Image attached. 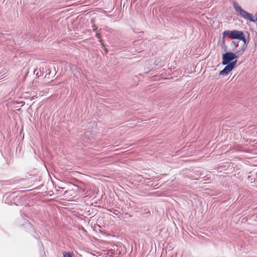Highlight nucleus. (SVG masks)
<instances>
[{
	"label": "nucleus",
	"instance_id": "obj_10",
	"mask_svg": "<svg viewBox=\"0 0 257 257\" xmlns=\"http://www.w3.org/2000/svg\"><path fill=\"white\" fill-rule=\"evenodd\" d=\"M63 257H72V255L69 252H65L63 254Z\"/></svg>",
	"mask_w": 257,
	"mask_h": 257
},
{
	"label": "nucleus",
	"instance_id": "obj_17",
	"mask_svg": "<svg viewBox=\"0 0 257 257\" xmlns=\"http://www.w3.org/2000/svg\"><path fill=\"white\" fill-rule=\"evenodd\" d=\"M35 97V96H33V97H32L31 100L34 99V97Z\"/></svg>",
	"mask_w": 257,
	"mask_h": 257
},
{
	"label": "nucleus",
	"instance_id": "obj_8",
	"mask_svg": "<svg viewBox=\"0 0 257 257\" xmlns=\"http://www.w3.org/2000/svg\"><path fill=\"white\" fill-rule=\"evenodd\" d=\"M224 31L222 33V38L221 41V46H225V38L226 36H224Z\"/></svg>",
	"mask_w": 257,
	"mask_h": 257
},
{
	"label": "nucleus",
	"instance_id": "obj_6",
	"mask_svg": "<svg viewBox=\"0 0 257 257\" xmlns=\"http://www.w3.org/2000/svg\"><path fill=\"white\" fill-rule=\"evenodd\" d=\"M24 227L26 228V231L29 232L34 237H37V233L35 229L33 228L32 224L29 222H26L24 224Z\"/></svg>",
	"mask_w": 257,
	"mask_h": 257
},
{
	"label": "nucleus",
	"instance_id": "obj_15",
	"mask_svg": "<svg viewBox=\"0 0 257 257\" xmlns=\"http://www.w3.org/2000/svg\"><path fill=\"white\" fill-rule=\"evenodd\" d=\"M101 45L102 46L103 48H105V44H104V43L103 44H102Z\"/></svg>",
	"mask_w": 257,
	"mask_h": 257
},
{
	"label": "nucleus",
	"instance_id": "obj_9",
	"mask_svg": "<svg viewBox=\"0 0 257 257\" xmlns=\"http://www.w3.org/2000/svg\"><path fill=\"white\" fill-rule=\"evenodd\" d=\"M110 212L116 215H117L119 213V211L118 210H115V209H112V210H110Z\"/></svg>",
	"mask_w": 257,
	"mask_h": 257
},
{
	"label": "nucleus",
	"instance_id": "obj_16",
	"mask_svg": "<svg viewBox=\"0 0 257 257\" xmlns=\"http://www.w3.org/2000/svg\"><path fill=\"white\" fill-rule=\"evenodd\" d=\"M21 216H23V215H25L24 213H23V212H22V213H21Z\"/></svg>",
	"mask_w": 257,
	"mask_h": 257
},
{
	"label": "nucleus",
	"instance_id": "obj_1",
	"mask_svg": "<svg viewBox=\"0 0 257 257\" xmlns=\"http://www.w3.org/2000/svg\"><path fill=\"white\" fill-rule=\"evenodd\" d=\"M233 6L236 12H237L241 17L250 22H255L252 15L242 9L235 1L233 2Z\"/></svg>",
	"mask_w": 257,
	"mask_h": 257
},
{
	"label": "nucleus",
	"instance_id": "obj_13",
	"mask_svg": "<svg viewBox=\"0 0 257 257\" xmlns=\"http://www.w3.org/2000/svg\"><path fill=\"white\" fill-rule=\"evenodd\" d=\"M104 51H105V53L106 54H107V53H108V49H106V48H104Z\"/></svg>",
	"mask_w": 257,
	"mask_h": 257
},
{
	"label": "nucleus",
	"instance_id": "obj_20",
	"mask_svg": "<svg viewBox=\"0 0 257 257\" xmlns=\"http://www.w3.org/2000/svg\"><path fill=\"white\" fill-rule=\"evenodd\" d=\"M37 75H39V72H38V73H37Z\"/></svg>",
	"mask_w": 257,
	"mask_h": 257
},
{
	"label": "nucleus",
	"instance_id": "obj_7",
	"mask_svg": "<svg viewBox=\"0 0 257 257\" xmlns=\"http://www.w3.org/2000/svg\"><path fill=\"white\" fill-rule=\"evenodd\" d=\"M231 44L234 46V49H232V51H235L237 47L238 46L239 41L233 40L231 42Z\"/></svg>",
	"mask_w": 257,
	"mask_h": 257
},
{
	"label": "nucleus",
	"instance_id": "obj_11",
	"mask_svg": "<svg viewBox=\"0 0 257 257\" xmlns=\"http://www.w3.org/2000/svg\"><path fill=\"white\" fill-rule=\"evenodd\" d=\"M96 34H95V36H96V37L99 39H100L101 38V36L100 35V34L99 33H98L97 32H95Z\"/></svg>",
	"mask_w": 257,
	"mask_h": 257
},
{
	"label": "nucleus",
	"instance_id": "obj_12",
	"mask_svg": "<svg viewBox=\"0 0 257 257\" xmlns=\"http://www.w3.org/2000/svg\"><path fill=\"white\" fill-rule=\"evenodd\" d=\"M92 27L93 28V31L95 32H97L98 27L95 25H93Z\"/></svg>",
	"mask_w": 257,
	"mask_h": 257
},
{
	"label": "nucleus",
	"instance_id": "obj_3",
	"mask_svg": "<svg viewBox=\"0 0 257 257\" xmlns=\"http://www.w3.org/2000/svg\"><path fill=\"white\" fill-rule=\"evenodd\" d=\"M242 31L234 30L232 31H225L224 36H228L231 39L239 40L243 34Z\"/></svg>",
	"mask_w": 257,
	"mask_h": 257
},
{
	"label": "nucleus",
	"instance_id": "obj_2",
	"mask_svg": "<svg viewBox=\"0 0 257 257\" xmlns=\"http://www.w3.org/2000/svg\"><path fill=\"white\" fill-rule=\"evenodd\" d=\"M242 55H239L238 54L234 53L232 52H226L222 54V61L221 64L223 65H225L226 64H229L234 61L235 60H237L236 59L239 57L241 56Z\"/></svg>",
	"mask_w": 257,
	"mask_h": 257
},
{
	"label": "nucleus",
	"instance_id": "obj_4",
	"mask_svg": "<svg viewBox=\"0 0 257 257\" xmlns=\"http://www.w3.org/2000/svg\"><path fill=\"white\" fill-rule=\"evenodd\" d=\"M236 63L237 60H235L229 64L225 65L226 66L222 70L220 71L219 75L222 76L227 75L234 69L236 64Z\"/></svg>",
	"mask_w": 257,
	"mask_h": 257
},
{
	"label": "nucleus",
	"instance_id": "obj_14",
	"mask_svg": "<svg viewBox=\"0 0 257 257\" xmlns=\"http://www.w3.org/2000/svg\"><path fill=\"white\" fill-rule=\"evenodd\" d=\"M99 41L101 45L103 43V41L101 39V38H100V39H99Z\"/></svg>",
	"mask_w": 257,
	"mask_h": 257
},
{
	"label": "nucleus",
	"instance_id": "obj_5",
	"mask_svg": "<svg viewBox=\"0 0 257 257\" xmlns=\"http://www.w3.org/2000/svg\"><path fill=\"white\" fill-rule=\"evenodd\" d=\"M239 40L242 41L243 42V44L241 48L236 50V53L238 54L239 55H242L247 48V41L245 38L244 33H243V34L241 35Z\"/></svg>",
	"mask_w": 257,
	"mask_h": 257
},
{
	"label": "nucleus",
	"instance_id": "obj_19",
	"mask_svg": "<svg viewBox=\"0 0 257 257\" xmlns=\"http://www.w3.org/2000/svg\"><path fill=\"white\" fill-rule=\"evenodd\" d=\"M250 177H251V176H249L248 177V179H249Z\"/></svg>",
	"mask_w": 257,
	"mask_h": 257
},
{
	"label": "nucleus",
	"instance_id": "obj_18",
	"mask_svg": "<svg viewBox=\"0 0 257 257\" xmlns=\"http://www.w3.org/2000/svg\"><path fill=\"white\" fill-rule=\"evenodd\" d=\"M50 72H49L48 74H47L46 75V76H45V77L47 76V75H50Z\"/></svg>",
	"mask_w": 257,
	"mask_h": 257
}]
</instances>
